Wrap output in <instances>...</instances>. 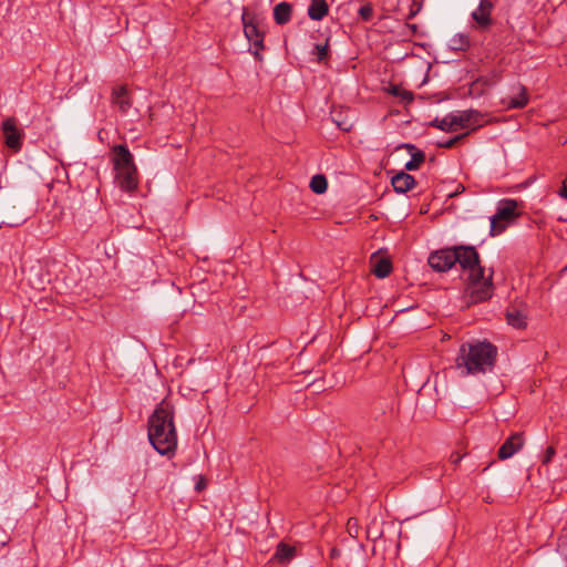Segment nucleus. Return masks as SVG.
Masks as SVG:
<instances>
[{
	"instance_id": "25",
	"label": "nucleus",
	"mask_w": 567,
	"mask_h": 567,
	"mask_svg": "<svg viewBox=\"0 0 567 567\" xmlns=\"http://www.w3.org/2000/svg\"><path fill=\"white\" fill-rule=\"evenodd\" d=\"M359 16L362 20L369 21L373 17V8L371 4H364L359 9Z\"/></svg>"
},
{
	"instance_id": "21",
	"label": "nucleus",
	"mask_w": 567,
	"mask_h": 567,
	"mask_svg": "<svg viewBox=\"0 0 567 567\" xmlns=\"http://www.w3.org/2000/svg\"><path fill=\"white\" fill-rule=\"evenodd\" d=\"M425 161V155L422 151H416L412 153V157L405 164L406 171H415L420 167V165Z\"/></svg>"
},
{
	"instance_id": "2",
	"label": "nucleus",
	"mask_w": 567,
	"mask_h": 567,
	"mask_svg": "<svg viewBox=\"0 0 567 567\" xmlns=\"http://www.w3.org/2000/svg\"><path fill=\"white\" fill-rule=\"evenodd\" d=\"M147 436L151 445L162 455L172 456L177 447L175 408L162 400L147 421Z\"/></svg>"
},
{
	"instance_id": "27",
	"label": "nucleus",
	"mask_w": 567,
	"mask_h": 567,
	"mask_svg": "<svg viewBox=\"0 0 567 567\" xmlns=\"http://www.w3.org/2000/svg\"><path fill=\"white\" fill-rule=\"evenodd\" d=\"M316 54L318 56V61H322L327 58L328 54V47L326 45H316Z\"/></svg>"
},
{
	"instance_id": "7",
	"label": "nucleus",
	"mask_w": 567,
	"mask_h": 567,
	"mask_svg": "<svg viewBox=\"0 0 567 567\" xmlns=\"http://www.w3.org/2000/svg\"><path fill=\"white\" fill-rule=\"evenodd\" d=\"M244 23V33L247 40L250 42V52L258 60H262L261 51L264 50V37L265 33L259 30L257 23L247 12L243 13L241 17Z\"/></svg>"
},
{
	"instance_id": "29",
	"label": "nucleus",
	"mask_w": 567,
	"mask_h": 567,
	"mask_svg": "<svg viewBox=\"0 0 567 567\" xmlns=\"http://www.w3.org/2000/svg\"><path fill=\"white\" fill-rule=\"evenodd\" d=\"M421 8H422V2L414 0L408 18L409 19L414 18L415 14L421 10Z\"/></svg>"
},
{
	"instance_id": "18",
	"label": "nucleus",
	"mask_w": 567,
	"mask_h": 567,
	"mask_svg": "<svg viewBox=\"0 0 567 567\" xmlns=\"http://www.w3.org/2000/svg\"><path fill=\"white\" fill-rule=\"evenodd\" d=\"M391 271H392V264H391L390 259H388V258L378 259L372 269V272L378 278H385L391 274Z\"/></svg>"
},
{
	"instance_id": "31",
	"label": "nucleus",
	"mask_w": 567,
	"mask_h": 567,
	"mask_svg": "<svg viewBox=\"0 0 567 567\" xmlns=\"http://www.w3.org/2000/svg\"><path fill=\"white\" fill-rule=\"evenodd\" d=\"M205 486H206L205 481L203 478H200V481L196 484V489L202 491L205 488Z\"/></svg>"
},
{
	"instance_id": "10",
	"label": "nucleus",
	"mask_w": 567,
	"mask_h": 567,
	"mask_svg": "<svg viewBox=\"0 0 567 567\" xmlns=\"http://www.w3.org/2000/svg\"><path fill=\"white\" fill-rule=\"evenodd\" d=\"M493 3L491 0H481L476 10L472 12L473 20L482 29H487L492 24Z\"/></svg>"
},
{
	"instance_id": "24",
	"label": "nucleus",
	"mask_w": 567,
	"mask_h": 567,
	"mask_svg": "<svg viewBox=\"0 0 567 567\" xmlns=\"http://www.w3.org/2000/svg\"><path fill=\"white\" fill-rule=\"evenodd\" d=\"M347 532L353 538L359 536V523L357 518L351 517L348 519Z\"/></svg>"
},
{
	"instance_id": "8",
	"label": "nucleus",
	"mask_w": 567,
	"mask_h": 567,
	"mask_svg": "<svg viewBox=\"0 0 567 567\" xmlns=\"http://www.w3.org/2000/svg\"><path fill=\"white\" fill-rule=\"evenodd\" d=\"M4 144L14 152L20 151L22 146V131L18 127L14 117H7L1 124Z\"/></svg>"
},
{
	"instance_id": "13",
	"label": "nucleus",
	"mask_w": 567,
	"mask_h": 567,
	"mask_svg": "<svg viewBox=\"0 0 567 567\" xmlns=\"http://www.w3.org/2000/svg\"><path fill=\"white\" fill-rule=\"evenodd\" d=\"M527 316L523 309L512 306L506 311L507 323L516 329H523L526 327Z\"/></svg>"
},
{
	"instance_id": "11",
	"label": "nucleus",
	"mask_w": 567,
	"mask_h": 567,
	"mask_svg": "<svg viewBox=\"0 0 567 567\" xmlns=\"http://www.w3.org/2000/svg\"><path fill=\"white\" fill-rule=\"evenodd\" d=\"M112 103L118 107L122 113H126L132 106L126 85H121L112 91Z\"/></svg>"
},
{
	"instance_id": "16",
	"label": "nucleus",
	"mask_w": 567,
	"mask_h": 567,
	"mask_svg": "<svg viewBox=\"0 0 567 567\" xmlns=\"http://www.w3.org/2000/svg\"><path fill=\"white\" fill-rule=\"evenodd\" d=\"M517 90V96L507 97L504 101L506 103L507 109H523L527 104L528 96L526 89L523 85H518Z\"/></svg>"
},
{
	"instance_id": "5",
	"label": "nucleus",
	"mask_w": 567,
	"mask_h": 567,
	"mask_svg": "<svg viewBox=\"0 0 567 567\" xmlns=\"http://www.w3.org/2000/svg\"><path fill=\"white\" fill-rule=\"evenodd\" d=\"M477 115L478 112L474 110H465L447 114L443 118H435L431 125L444 132H455L458 128H466L472 121L476 122Z\"/></svg>"
},
{
	"instance_id": "6",
	"label": "nucleus",
	"mask_w": 567,
	"mask_h": 567,
	"mask_svg": "<svg viewBox=\"0 0 567 567\" xmlns=\"http://www.w3.org/2000/svg\"><path fill=\"white\" fill-rule=\"evenodd\" d=\"M517 202L515 199H504L499 202L496 214L491 218L492 236L501 234L506 224L517 217Z\"/></svg>"
},
{
	"instance_id": "33",
	"label": "nucleus",
	"mask_w": 567,
	"mask_h": 567,
	"mask_svg": "<svg viewBox=\"0 0 567 567\" xmlns=\"http://www.w3.org/2000/svg\"><path fill=\"white\" fill-rule=\"evenodd\" d=\"M404 146H405L406 148H409L410 151L415 150V147H414L413 145H411V144H405Z\"/></svg>"
},
{
	"instance_id": "1",
	"label": "nucleus",
	"mask_w": 567,
	"mask_h": 567,
	"mask_svg": "<svg viewBox=\"0 0 567 567\" xmlns=\"http://www.w3.org/2000/svg\"><path fill=\"white\" fill-rule=\"evenodd\" d=\"M427 261L436 271H446L456 262L463 271H467L473 303L485 301L492 297V274L488 277L484 276V268L480 264V256L474 247L458 246L436 250L430 255Z\"/></svg>"
},
{
	"instance_id": "9",
	"label": "nucleus",
	"mask_w": 567,
	"mask_h": 567,
	"mask_svg": "<svg viewBox=\"0 0 567 567\" xmlns=\"http://www.w3.org/2000/svg\"><path fill=\"white\" fill-rule=\"evenodd\" d=\"M524 445V436L522 433L511 435L498 449V457L507 460L518 452Z\"/></svg>"
},
{
	"instance_id": "32",
	"label": "nucleus",
	"mask_w": 567,
	"mask_h": 567,
	"mask_svg": "<svg viewBox=\"0 0 567 567\" xmlns=\"http://www.w3.org/2000/svg\"><path fill=\"white\" fill-rule=\"evenodd\" d=\"M338 126H339L340 128H342L343 131H349V127L343 126L341 123H338Z\"/></svg>"
},
{
	"instance_id": "30",
	"label": "nucleus",
	"mask_w": 567,
	"mask_h": 567,
	"mask_svg": "<svg viewBox=\"0 0 567 567\" xmlns=\"http://www.w3.org/2000/svg\"><path fill=\"white\" fill-rule=\"evenodd\" d=\"M462 457H463V456H462L461 454H458V453H453V454H451V456H450V461H451V463H452V464L457 465V464L461 462Z\"/></svg>"
},
{
	"instance_id": "20",
	"label": "nucleus",
	"mask_w": 567,
	"mask_h": 567,
	"mask_svg": "<svg viewBox=\"0 0 567 567\" xmlns=\"http://www.w3.org/2000/svg\"><path fill=\"white\" fill-rule=\"evenodd\" d=\"M310 189L316 194H323L328 188V181L324 175H315L310 181Z\"/></svg>"
},
{
	"instance_id": "4",
	"label": "nucleus",
	"mask_w": 567,
	"mask_h": 567,
	"mask_svg": "<svg viewBox=\"0 0 567 567\" xmlns=\"http://www.w3.org/2000/svg\"><path fill=\"white\" fill-rule=\"evenodd\" d=\"M113 166L115 171V182L118 187L127 193H133L138 187V172L130 150L125 145H114Z\"/></svg>"
},
{
	"instance_id": "23",
	"label": "nucleus",
	"mask_w": 567,
	"mask_h": 567,
	"mask_svg": "<svg viewBox=\"0 0 567 567\" xmlns=\"http://www.w3.org/2000/svg\"><path fill=\"white\" fill-rule=\"evenodd\" d=\"M557 551L567 558V528H563L558 536Z\"/></svg>"
},
{
	"instance_id": "3",
	"label": "nucleus",
	"mask_w": 567,
	"mask_h": 567,
	"mask_svg": "<svg viewBox=\"0 0 567 567\" xmlns=\"http://www.w3.org/2000/svg\"><path fill=\"white\" fill-rule=\"evenodd\" d=\"M497 358V348L487 341L462 343L455 359V365L465 375L486 373L493 370Z\"/></svg>"
},
{
	"instance_id": "19",
	"label": "nucleus",
	"mask_w": 567,
	"mask_h": 567,
	"mask_svg": "<svg viewBox=\"0 0 567 567\" xmlns=\"http://www.w3.org/2000/svg\"><path fill=\"white\" fill-rule=\"evenodd\" d=\"M449 47L455 51H465L470 47V39L465 34H455L449 41Z\"/></svg>"
},
{
	"instance_id": "17",
	"label": "nucleus",
	"mask_w": 567,
	"mask_h": 567,
	"mask_svg": "<svg viewBox=\"0 0 567 567\" xmlns=\"http://www.w3.org/2000/svg\"><path fill=\"white\" fill-rule=\"evenodd\" d=\"M295 547H291L285 543H279L274 555V559L279 563L289 561L295 557Z\"/></svg>"
},
{
	"instance_id": "22",
	"label": "nucleus",
	"mask_w": 567,
	"mask_h": 567,
	"mask_svg": "<svg viewBox=\"0 0 567 567\" xmlns=\"http://www.w3.org/2000/svg\"><path fill=\"white\" fill-rule=\"evenodd\" d=\"M390 93L394 96L401 97L404 102L410 103L413 101V94L398 85H393L390 90Z\"/></svg>"
},
{
	"instance_id": "28",
	"label": "nucleus",
	"mask_w": 567,
	"mask_h": 567,
	"mask_svg": "<svg viewBox=\"0 0 567 567\" xmlns=\"http://www.w3.org/2000/svg\"><path fill=\"white\" fill-rule=\"evenodd\" d=\"M556 454V450L554 446H548L545 451V454H544V458H543V464H548L553 457L555 456Z\"/></svg>"
},
{
	"instance_id": "14",
	"label": "nucleus",
	"mask_w": 567,
	"mask_h": 567,
	"mask_svg": "<svg viewBox=\"0 0 567 567\" xmlns=\"http://www.w3.org/2000/svg\"><path fill=\"white\" fill-rule=\"evenodd\" d=\"M292 6L288 2H280L274 8V19L277 24L284 25L291 19Z\"/></svg>"
},
{
	"instance_id": "12",
	"label": "nucleus",
	"mask_w": 567,
	"mask_h": 567,
	"mask_svg": "<svg viewBox=\"0 0 567 567\" xmlns=\"http://www.w3.org/2000/svg\"><path fill=\"white\" fill-rule=\"evenodd\" d=\"M391 184L396 193L403 194L415 186V179L412 175L400 172L392 177Z\"/></svg>"
},
{
	"instance_id": "26",
	"label": "nucleus",
	"mask_w": 567,
	"mask_h": 567,
	"mask_svg": "<svg viewBox=\"0 0 567 567\" xmlns=\"http://www.w3.org/2000/svg\"><path fill=\"white\" fill-rule=\"evenodd\" d=\"M466 134H461V135H457L455 137H452L450 140H447L446 142H443V143H437V146L439 147H442V148H452L456 145V143L458 141H461Z\"/></svg>"
},
{
	"instance_id": "15",
	"label": "nucleus",
	"mask_w": 567,
	"mask_h": 567,
	"mask_svg": "<svg viewBox=\"0 0 567 567\" xmlns=\"http://www.w3.org/2000/svg\"><path fill=\"white\" fill-rule=\"evenodd\" d=\"M328 3L326 0H311L308 8L310 19L319 21L328 14Z\"/></svg>"
}]
</instances>
